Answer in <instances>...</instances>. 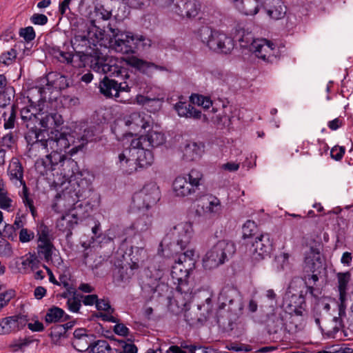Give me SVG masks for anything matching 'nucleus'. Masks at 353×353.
I'll list each match as a JSON object with an SVG mask.
<instances>
[{
  "instance_id": "nucleus-15",
  "label": "nucleus",
  "mask_w": 353,
  "mask_h": 353,
  "mask_svg": "<svg viewBox=\"0 0 353 353\" xmlns=\"http://www.w3.org/2000/svg\"><path fill=\"white\" fill-rule=\"evenodd\" d=\"M273 249L272 241L269 234L256 236L250 248L253 260L260 261L269 256Z\"/></svg>"
},
{
  "instance_id": "nucleus-19",
  "label": "nucleus",
  "mask_w": 353,
  "mask_h": 353,
  "mask_svg": "<svg viewBox=\"0 0 353 353\" xmlns=\"http://www.w3.org/2000/svg\"><path fill=\"white\" fill-rule=\"evenodd\" d=\"M207 46L214 52L228 54L233 50L234 43L225 34L214 30Z\"/></svg>"
},
{
  "instance_id": "nucleus-53",
  "label": "nucleus",
  "mask_w": 353,
  "mask_h": 353,
  "mask_svg": "<svg viewBox=\"0 0 353 353\" xmlns=\"http://www.w3.org/2000/svg\"><path fill=\"white\" fill-rule=\"evenodd\" d=\"M214 32V30H213L210 27L204 26L199 28L198 36L199 39L207 46Z\"/></svg>"
},
{
  "instance_id": "nucleus-62",
  "label": "nucleus",
  "mask_w": 353,
  "mask_h": 353,
  "mask_svg": "<svg viewBox=\"0 0 353 353\" xmlns=\"http://www.w3.org/2000/svg\"><path fill=\"white\" fill-rule=\"evenodd\" d=\"M34 237V232L27 228H22L19 232V238L21 243L29 242L32 240Z\"/></svg>"
},
{
  "instance_id": "nucleus-4",
  "label": "nucleus",
  "mask_w": 353,
  "mask_h": 353,
  "mask_svg": "<svg viewBox=\"0 0 353 353\" xmlns=\"http://www.w3.org/2000/svg\"><path fill=\"white\" fill-rule=\"evenodd\" d=\"M72 47L74 50V54L79 58L78 63L74 65L77 68L85 67L87 64L94 58L97 54H101L100 51L91 46V43L85 35H76L71 41Z\"/></svg>"
},
{
  "instance_id": "nucleus-16",
  "label": "nucleus",
  "mask_w": 353,
  "mask_h": 353,
  "mask_svg": "<svg viewBox=\"0 0 353 353\" xmlns=\"http://www.w3.org/2000/svg\"><path fill=\"white\" fill-rule=\"evenodd\" d=\"M250 41L248 40L247 37L243 36L239 39L241 46L243 48H250V50L254 51L256 56L263 59V61H269L270 56L264 52H267L268 50L271 51L273 50L274 44L266 39H257L254 40L252 37H250Z\"/></svg>"
},
{
  "instance_id": "nucleus-10",
  "label": "nucleus",
  "mask_w": 353,
  "mask_h": 353,
  "mask_svg": "<svg viewBox=\"0 0 353 353\" xmlns=\"http://www.w3.org/2000/svg\"><path fill=\"white\" fill-rule=\"evenodd\" d=\"M114 39V47L116 51L123 54L134 53L137 49L139 39L130 33L121 32L118 29L110 28Z\"/></svg>"
},
{
  "instance_id": "nucleus-33",
  "label": "nucleus",
  "mask_w": 353,
  "mask_h": 353,
  "mask_svg": "<svg viewBox=\"0 0 353 353\" xmlns=\"http://www.w3.org/2000/svg\"><path fill=\"white\" fill-rule=\"evenodd\" d=\"M154 161V157L152 151L146 148L143 150H139L137 152V158L134 161L135 165L141 168H145L150 166Z\"/></svg>"
},
{
  "instance_id": "nucleus-26",
  "label": "nucleus",
  "mask_w": 353,
  "mask_h": 353,
  "mask_svg": "<svg viewBox=\"0 0 353 353\" xmlns=\"http://www.w3.org/2000/svg\"><path fill=\"white\" fill-rule=\"evenodd\" d=\"M142 193L144 194L143 201L146 207L156 204L161 199L159 188L155 183H150L143 186Z\"/></svg>"
},
{
  "instance_id": "nucleus-60",
  "label": "nucleus",
  "mask_w": 353,
  "mask_h": 353,
  "mask_svg": "<svg viewBox=\"0 0 353 353\" xmlns=\"http://www.w3.org/2000/svg\"><path fill=\"white\" fill-rule=\"evenodd\" d=\"M0 236L7 237L8 239L13 241L17 236L14 226L10 224H6L3 232L0 231Z\"/></svg>"
},
{
  "instance_id": "nucleus-28",
  "label": "nucleus",
  "mask_w": 353,
  "mask_h": 353,
  "mask_svg": "<svg viewBox=\"0 0 353 353\" xmlns=\"http://www.w3.org/2000/svg\"><path fill=\"white\" fill-rule=\"evenodd\" d=\"M236 8L245 15H255L259 11V0H230Z\"/></svg>"
},
{
  "instance_id": "nucleus-5",
  "label": "nucleus",
  "mask_w": 353,
  "mask_h": 353,
  "mask_svg": "<svg viewBox=\"0 0 353 353\" xmlns=\"http://www.w3.org/2000/svg\"><path fill=\"white\" fill-rule=\"evenodd\" d=\"M43 131H32L26 132L25 139L28 145L33 147L36 145H40L42 148L47 149L48 143L56 142L57 145H60L65 148L69 146V141L67 134L63 132H52L48 134V137L46 138Z\"/></svg>"
},
{
  "instance_id": "nucleus-39",
  "label": "nucleus",
  "mask_w": 353,
  "mask_h": 353,
  "mask_svg": "<svg viewBox=\"0 0 353 353\" xmlns=\"http://www.w3.org/2000/svg\"><path fill=\"white\" fill-rule=\"evenodd\" d=\"M147 148H156L162 145L165 141L164 134L156 131H149L144 135Z\"/></svg>"
},
{
  "instance_id": "nucleus-35",
  "label": "nucleus",
  "mask_w": 353,
  "mask_h": 353,
  "mask_svg": "<svg viewBox=\"0 0 353 353\" xmlns=\"http://www.w3.org/2000/svg\"><path fill=\"white\" fill-rule=\"evenodd\" d=\"M17 107L13 104L8 111H5L2 117L3 119V128L5 130L14 128L17 124Z\"/></svg>"
},
{
  "instance_id": "nucleus-55",
  "label": "nucleus",
  "mask_w": 353,
  "mask_h": 353,
  "mask_svg": "<svg viewBox=\"0 0 353 353\" xmlns=\"http://www.w3.org/2000/svg\"><path fill=\"white\" fill-rule=\"evenodd\" d=\"M24 123H26L27 132L43 131V130L41 129L42 128H41V119L37 117H33L31 120H28Z\"/></svg>"
},
{
  "instance_id": "nucleus-61",
  "label": "nucleus",
  "mask_w": 353,
  "mask_h": 353,
  "mask_svg": "<svg viewBox=\"0 0 353 353\" xmlns=\"http://www.w3.org/2000/svg\"><path fill=\"white\" fill-rule=\"evenodd\" d=\"M19 34L28 42L32 41L35 38L34 30L31 26L21 28Z\"/></svg>"
},
{
  "instance_id": "nucleus-3",
  "label": "nucleus",
  "mask_w": 353,
  "mask_h": 353,
  "mask_svg": "<svg viewBox=\"0 0 353 353\" xmlns=\"http://www.w3.org/2000/svg\"><path fill=\"white\" fill-rule=\"evenodd\" d=\"M219 303L220 310H227L234 317L242 313L243 299L236 288L230 285L223 288L219 296Z\"/></svg>"
},
{
  "instance_id": "nucleus-46",
  "label": "nucleus",
  "mask_w": 353,
  "mask_h": 353,
  "mask_svg": "<svg viewBox=\"0 0 353 353\" xmlns=\"http://www.w3.org/2000/svg\"><path fill=\"white\" fill-rule=\"evenodd\" d=\"M200 10L199 6L197 5L196 1L194 0H188L186 6H185V10L183 13H181V17L183 18H193L195 17L198 14Z\"/></svg>"
},
{
  "instance_id": "nucleus-34",
  "label": "nucleus",
  "mask_w": 353,
  "mask_h": 353,
  "mask_svg": "<svg viewBox=\"0 0 353 353\" xmlns=\"http://www.w3.org/2000/svg\"><path fill=\"white\" fill-rule=\"evenodd\" d=\"M152 226V219L148 214H143L131 225L130 228L137 233H143L148 231Z\"/></svg>"
},
{
  "instance_id": "nucleus-54",
  "label": "nucleus",
  "mask_w": 353,
  "mask_h": 353,
  "mask_svg": "<svg viewBox=\"0 0 353 353\" xmlns=\"http://www.w3.org/2000/svg\"><path fill=\"white\" fill-rule=\"evenodd\" d=\"M170 1H171V3L170 4V10L181 17V13H183V10H185V6H186L188 0H170Z\"/></svg>"
},
{
  "instance_id": "nucleus-30",
  "label": "nucleus",
  "mask_w": 353,
  "mask_h": 353,
  "mask_svg": "<svg viewBox=\"0 0 353 353\" xmlns=\"http://www.w3.org/2000/svg\"><path fill=\"white\" fill-rule=\"evenodd\" d=\"M203 148L204 145L201 143L190 142L184 148L183 158L186 161H196L201 157Z\"/></svg>"
},
{
  "instance_id": "nucleus-12",
  "label": "nucleus",
  "mask_w": 353,
  "mask_h": 353,
  "mask_svg": "<svg viewBox=\"0 0 353 353\" xmlns=\"http://www.w3.org/2000/svg\"><path fill=\"white\" fill-rule=\"evenodd\" d=\"M121 82L105 76L99 82V88L100 93L106 98H114L117 101L122 102L120 99V93L122 92H130V88L125 84L122 85Z\"/></svg>"
},
{
  "instance_id": "nucleus-43",
  "label": "nucleus",
  "mask_w": 353,
  "mask_h": 353,
  "mask_svg": "<svg viewBox=\"0 0 353 353\" xmlns=\"http://www.w3.org/2000/svg\"><path fill=\"white\" fill-rule=\"evenodd\" d=\"M144 108L148 112L155 113L162 108L163 101L159 99H150L143 97L141 101Z\"/></svg>"
},
{
  "instance_id": "nucleus-41",
  "label": "nucleus",
  "mask_w": 353,
  "mask_h": 353,
  "mask_svg": "<svg viewBox=\"0 0 353 353\" xmlns=\"http://www.w3.org/2000/svg\"><path fill=\"white\" fill-rule=\"evenodd\" d=\"M119 161L120 168L124 172L127 174H132L134 171H137V166L135 165L136 162L134 160L127 158L123 153H121L119 155Z\"/></svg>"
},
{
  "instance_id": "nucleus-6",
  "label": "nucleus",
  "mask_w": 353,
  "mask_h": 353,
  "mask_svg": "<svg viewBox=\"0 0 353 353\" xmlns=\"http://www.w3.org/2000/svg\"><path fill=\"white\" fill-rule=\"evenodd\" d=\"M101 54L95 55L94 58L90 62V68L97 72L109 74L108 77H122L128 79L130 75L128 70L123 65L117 63L116 60L105 58L101 56Z\"/></svg>"
},
{
  "instance_id": "nucleus-27",
  "label": "nucleus",
  "mask_w": 353,
  "mask_h": 353,
  "mask_svg": "<svg viewBox=\"0 0 353 353\" xmlns=\"http://www.w3.org/2000/svg\"><path fill=\"white\" fill-rule=\"evenodd\" d=\"M174 109L179 116L186 118L200 119L201 111L195 108L190 103L179 101L174 105Z\"/></svg>"
},
{
  "instance_id": "nucleus-63",
  "label": "nucleus",
  "mask_w": 353,
  "mask_h": 353,
  "mask_svg": "<svg viewBox=\"0 0 353 353\" xmlns=\"http://www.w3.org/2000/svg\"><path fill=\"white\" fill-rule=\"evenodd\" d=\"M145 138L144 135L140 136L137 139H132L130 143V146L134 149H139V150L146 148Z\"/></svg>"
},
{
  "instance_id": "nucleus-17",
  "label": "nucleus",
  "mask_w": 353,
  "mask_h": 353,
  "mask_svg": "<svg viewBox=\"0 0 353 353\" xmlns=\"http://www.w3.org/2000/svg\"><path fill=\"white\" fill-rule=\"evenodd\" d=\"M90 192L83 193V197H77L74 195L73 191H70L67 194L69 197L72 199V209L71 210L72 216L74 219L83 220L89 216L90 213L92 210V206L88 201L85 199L88 194Z\"/></svg>"
},
{
  "instance_id": "nucleus-32",
  "label": "nucleus",
  "mask_w": 353,
  "mask_h": 353,
  "mask_svg": "<svg viewBox=\"0 0 353 353\" xmlns=\"http://www.w3.org/2000/svg\"><path fill=\"white\" fill-rule=\"evenodd\" d=\"M66 156L65 154H62L57 151H53L50 154H48L46 159L43 160V164L46 169L54 170L59 165L61 166Z\"/></svg>"
},
{
  "instance_id": "nucleus-45",
  "label": "nucleus",
  "mask_w": 353,
  "mask_h": 353,
  "mask_svg": "<svg viewBox=\"0 0 353 353\" xmlns=\"http://www.w3.org/2000/svg\"><path fill=\"white\" fill-rule=\"evenodd\" d=\"M203 117L205 119H208L210 118V119L219 127H224L229 125L230 122V117L226 114H216L213 112L211 116L210 114H203Z\"/></svg>"
},
{
  "instance_id": "nucleus-25",
  "label": "nucleus",
  "mask_w": 353,
  "mask_h": 353,
  "mask_svg": "<svg viewBox=\"0 0 353 353\" xmlns=\"http://www.w3.org/2000/svg\"><path fill=\"white\" fill-rule=\"evenodd\" d=\"M63 124V117L57 112L48 114L41 119V128H42L44 132L50 129L52 130L50 133L52 132H55L56 131L61 132Z\"/></svg>"
},
{
  "instance_id": "nucleus-40",
  "label": "nucleus",
  "mask_w": 353,
  "mask_h": 353,
  "mask_svg": "<svg viewBox=\"0 0 353 353\" xmlns=\"http://www.w3.org/2000/svg\"><path fill=\"white\" fill-rule=\"evenodd\" d=\"M55 250V247L52 242L48 243H38L37 251L39 256H43V259L46 263H49L52 261V253L53 250Z\"/></svg>"
},
{
  "instance_id": "nucleus-38",
  "label": "nucleus",
  "mask_w": 353,
  "mask_h": 353,
  "mask_svg": "<svg viewBox=\"0 0 353 353\" xmlns=\"http://www.w3.org/2000/svg\"><path fill=\"white\" fill-rule=\"evenodd\" d=\"M337 278L339 281V299L341 304L343 305L345 300L347 284L350 280V274L348 272L345 273L339 272L337 274Z\"/></svg>"
},
{
  "instance_id": "nucleus-31",
  "label": "nucleus",
  "mask_w": 353,
  "mask_h": 353,
  "mask_svg": "<svg viewBox=\"0 0 353 353\" xmlns=\"http://www.w3.org/2000/svg\"><path fill=\"white\" fill-rule=\"evenodd\" d=\"M70 319V316L65 314L63 309L57 306L49 308L45 316V321L48 323L65 322Z\"/></svg>"
},
{
  "instance_id": "nucleus-22",
  "label": "nucleus",
  "mask_w": 353,
  "mask_h": 353,
  "mask_svg": "<svg viewBox=\"0 0 353 353\" xmlns=\"http://www.w3.org/2000/svg\"><path fill=\"white\" fill-rule=\"evenodd\" d=\"M28 323L26 316L15 315L1 319L0 321V334H6L23 328Z\"/></svg>"
},
{
  "instance_id": "nucleus-51",
  "label": "nucleus",
  "mask_w": 353,
  "mask_h": 353,
  "mask_svg": "<svg viewBox=\"0 0 353 353\" xmlns=\"http://www.w3.org/2000/svg\"><path fill=\"white\" fill-rule=\"evenodd\" d=\"M81 294L78 293L74 296L68 298L67 305L68 309L72 312H78L81 306Z\"/></svg>"
},
{
  "instance_id": "nucleus-11",
  "label": "nucleus",
  "mask_w": 353,
  "mask_h": 353,
  "mask_svg": "<svg viewBox=\"0 0 353 353\" xmlns=\"http://www.w3.org/2000/svg\"><path fill=\"white\" fill-rule=\"evenodd\" d=\"M134 249L136 252L139 251V248L135 247ZM133 250L134 248L132 247L130 253L128 254L130 262L117 267L113 271L114 280L118 284L128 282L134 274V271L139 268V259L133 255Z\"/></svg>"
},
{
  "instance_id": "nucleus-36",
  "label": "nucleus",
  "mask_w": 353,
  "mask_h": 353,
  "mask_svg": "<svg viewBox=\"0 0 353 353\" xmlns=\"http://www.w3.org/2000/svg\"><path fill=\"white\" fill-rule=\"evenodd\" d=\"M95 139L94 130L92 128H88L84 130L83 135L81 137V143L79 145H74L69 151L70 155L76 154L79 150H81L83 146L88 142H91Z\"/></svg>"
},
{
  "instance_id": "nucleus-20",
  "label": "nucleus",
  "mask_w": 353,
  "mask_h": 353,
  "mask_svg": "<svg viewBox=\"0 0 353 353\" xmlns=\"http://www.w3.org/2000/svg\"><path fill=\"white\" fill-rule=\"evenodd\" d=\"M85 328L76 329L73 333L72 345L79 352L90 351L93 340L96 336L93 334H88Z\"/></svg>"
},
{
  "instance_id": "nucleus-13",
  "label": "nucleus",
  "mask_w": 353,
  "mask_h": 353,
  "mask_svg": "<svg viewBox=\"0 0 353 353\" xmlns=\"http://www.w3.org/2000/svg\"><path fill=\"white\" fill-rule=\"evenodd\" d=\"M65 163L67 167H70L71 168V177L69 178L76 181L77 185V188L73 190L74 195L77 197H83V193L90 192L92 190V183L90 180L83 177L84 172L79 170L77 162L69 158Z\"/></svg>"
},
{
  "instance_id": "nucleus-23",
  "label": "nucleus",
  "mask_w": 353,
  "mask_h": 353,
  "mask_svg": "<svg viewBox=\"0 0 353 353\" xmlns=\"http://www.w3.org/2000/svg\"><path fill=\"white\" fill-rule=\"evenodd\" d=\"M183 261L181 258H179L177 264L172 266L171 270V276L173 279L177 281L176 290L181 294H187L189 291L187 279L188 278V270H183L182 268Z\"/></svg>"
},
{
  "instance_id": "nucleus-18",
  "label": "nucleus",
  "mask_w": 353,
  "mask_h": 353,
  "mask_svg": "<svg viewBox=\"0 0 353 353\" xmlns=\"http://www.w3.org/2000/svg\"><path fill=\"white\" fill-rule=\"evenodd\" d=\"M345 315V307L342 304L339 305L338 316L327 319L320 329L323 335L328 338H336L337 333L344 327L342 317Z\"/></svg>"
},
{
  "instance_id": "nucleus-57",
  "label": "nucleus",
  "mask_w": 353,
  "mask_h": 353,
  "mask_svg": "<svg viewBox=\"0 0 353 353\" xmlns=\"http://www.w3.org/2000/svg\"><path fill=\"white\" fill-rule=\"evenodd\" d=\"M50 230L48 226L41 225L38 231V243L52 242L49 236Z\"/></svg>"
},
{
  "instance_id": "nucleus-2",
  "label": "nucleus",
  "mask_w": 353,
  "mask_h": 353,
  "mask_svg": "<svg viewBox=\"0 0 353 353\" xmlns=\"http://www.w3.org/2000/svg\"><path fill=\"white\" fill-rule=\"evenodd\" d=\"M204 183L203 173L192 169L187 176H179L173 182V190L176 196H187L199 192Z\"/></svg>"
},
{
  "instance_id": "nucleus-52",
  "label": "nucleus",
  "mask_w": 353,
  "mask_h": 353,
  "mask_svg": "<svg viewBox=\"0 0 353 353\" xmlns=\"http://www.w3.org/2000/svg\"><path fill=\"white\" fill-rule=\"evenodd\" d=\"M17 52L14 48L3 52L0 56V62L6 65L12 64L17 58Z\"/></svg>"
},
{
  "instance_id": "nucleus-21",
  "label": "nucleus",
  "mask_w": 353,
  "mask_h": 353,
  "mask_svg": "<svg viewBox=\"0 0 353 353\" xmlns=\"http://www.w3.org/2000/svg\"><path fill=\"white\" fill-rule=\"evenodd\" d=\"M261 8L273 20L283 19L287 11V8L281 0H265Z\"/></svg>"
},
{
  "instance_id": "nucleus-59",
  "label": "nucleus",
  "mask_w": 353,
  "mask_h": 353,
  "mask_svg": "<svg viewBox=\"0 0 353 353\" xmlns=\"http://www.w3.org/2000/svg\"><path fill=\"white\" fill-rule=\"evenodd\" d=\"M96 307L99 311H104L105 312L114 313V309L110 305L108 299H98L96 303Z\"/></svg>"
},
{
  "instance_id": "nucleus-9",
  "label": "nucleus",
  "mask_w": 353,
  "mask_h": 353,
  "mask_svg": "<svg viewBox=\"0 0 353 353\" xmlns=\"http://www.w3.org/2000/svg\"><path fill=\"white\" fill-rule=\"evenodd\" d=\"M124 124L129 127L130 130L129 132L120 133L121 126L118 123L112 129L118 139H123L128 135L132 137L134 134H137L150 126L149 122L140 112H132L125 117Z\"/></svg>"
},
{
  "instance_id": "nucleus-42",
  "label": "nucleus",
  "mask_w": 353,
  "mask_h": 353,
  "mask_svg": "<svg viewBox=\"0 0 353 353\" xmlns=\"http://www.w3.org/2000/svg\"><path fill=\"white\" fill-rule=\"evenodd\" d=\"M208 205L203 208L204 212L210 216L219 215L221 211V205L219 199L215 196H211Z\"/></svg>"
},
{
  "instance_id": "nucleus-7",
  "label": "nucleus",
  "mask_w": 353,
  "mask_h": 353,
  "mask_svg": "<svg viewBox=\"0 0 353 353\" xmlns=\"http://www.w3.org/2000/svg\"><path fill=\"white\" fill-rule=\"evenodd\" d=\"M288 314L285 313H274L271 314L266 323V329L270 335L273 336V339H280L281 333L283 332H292L296 331V325L293 323V318L292 316H289L288 321L286 319Z\"/></svg>"
},
{
  "instance_id": "nucleus-8",
  "label": "nucleus",
  "mask_w": 353,
  "mask_h": 353,
  "mask_svg": "<svg viewBox=\"0 0 353 353\" xmlns=\"http://www.w3.org/2000/svg\"><path fill=\"white\" fill-rule=\"evenodd\" d=\"M122 63H123L125 65L131 68L132 71H134V73L139 72L148 77L152 76L154 70L168 72L172 71L170 68L165 66L157 65L153 62L145 61L134 55L123 58Z\"/></svg>"
},
{
  "instance_id": "nucleus-29",
  "label": "nucleus",
  "mask_w": 353,
  "mask_h": 353,
  "mask_svg": "<svg viewBox=\"0 0 353 353\" xmlns=\"http://www.w3.org/2000/svg\"><path fill=\"white\" fill-rule=\"evenodd\" d=\"M49 53L58 61L65 65H71L75 67L78 61H74V54L71 52L61 50L58 46H51L48 49Z\"/></svg>"
},
{
  "instance_id": "nucleus-64",
  "label": "nucleus",
  "mask_w": 353,
  "mask_h": 353,
  "mask_svg": "<svg viewBox=\"0 0 353 353\" xmlns=\"http://www.w3.org/2000/svg\"><path fill=\"white\" fill-rule=\"evenodd\" d=\"M17 137L12 132L8 133L2 138L3 145L11 148L17 141Z\"/></svg>"
},
{
  "instance_id": "nucleus-1",
  "label": "nucleus",
  "mask_w": 353,
  "mask_h": 353,
  "mask_svg": "<svg viewBox=\"0 0 353 353\" xmlns=\"http://www.w3.org/2000/svg\"><path fill=\"white\" fill-rule=\"evenodd\" d=\"M236 252L234 244L226 240L219 241L205 254L203 259L205 269L212 270L228 261Z\"/></svg>"
},
{
  "instance_id": "nucleus-37",
  "label": "nucleus",
  "mask_w": 353,
  "mask_h": 353,
  "mask_svg": "<svg viewBox=\"0 0 353 353\" xmlns=\"http://www.w3.org/2000/svg\"><path fill=\"white\" fill-rule=\"evenodd\" d=\"M8 172L10 179H16L21 182L23 185L25 183L23 180V168L18 159L12 161L8 168Z\"/></svg>"
},
{
  "instance_id": "nucleus-49",
  "label": "nucleus",
  "mask_w": 353,
  "mask_h": 353,
  "mask_svg": "<svg viewBox=\"0 0 353 353\" xmlns=\"http://www.w3.org/2000/svg\"><path fill=\"white\" fill-rule=\"evenodd\" d=\"M49 335L56 340L60 339L61 337L67 338L68 334L65 327L62 324H56L51 327Z\"/></svg>"
},
{
  "instance_id": "nucleus-14",
  "label": "nucleus",
  "mask_w": 353,
  "mask_h": 353,
  "mask_svg": "<svg viewBox=\"0 0 353 353\" xmlns=\"http://www.w3.org/2000/svg\"><path fill=\"white\" fill-rule=\"evenodd\" d=\"M46 88H36L37 92L39 94L38 102L46 101V90L50 91L52 88L60 90H65L68 88L71 83V81L68 77L54 72L48 73L46 76Z\"/></svg>"
},
{
  "instance_id": "nucleus-24",
  "label": "nucleus",
  "mask_w": 353,
  "mask_h": 353,
  "mask_svg": "<svg viewBox=\"0 0 353 353\" xmlns=\"http://www.w3.org/2000/svg\"><path fill=\"white\" fill-rule=\"evenodd\" d=\"M305 272H311L312 273H321L324 267V259L322 257L320 252L314 248H311L310 254L305 257Z\"/></svg>"
},
{
  "instance_id": "nucleus-56",
  "label": "nucleus",
  "mask_w": 353,
  "mask_h": 353,
  "mask_svg": "<svg viewBox=\"0 0 353 353\" xmlns=\"http://www.w3.org/2000/svg\"><path fill=\"white\" fill-rule=\"evenodd\" d=\"M12 254L10 243L0 236V256H10Z\"/></svg>"
},
{
  "instance_id": "nucleus-44",
  "label": "nucleus",
  "mask_w": 353,
  "mask_h": 353,
  "mask_svg": "<svg viewBox=\"0 0 353 353\" xmlns=\"http://www.w3.org/2000/svg\"><path fill=\"white\" fill-rule=\"evenodd\" d=\"M72 219H67L66 216H62L57 223V227L60 230L68 232L67 236L72 234V230L78 223L79 219H74L72 216Z\"/></svg>"
},
{
  "instance_id": "nucleus-47",
  "label": "nucleus",
  "mask_w": 353,
  "mask_h": 353,
  "mask_svg": "<svg viewBox=\"0 0 353 353\" xmlns=\"http://www.w3.org/2000/svg\"><path fill=\"white\" fill-rule=\"evenodd\" d=\"M243 238L247 239L254 236L258 232L256 223L252 220H248L242 227Z\"/></svg>"
},
{
  "instance_id": "nucleus-58",
  "label": "nucleus",
  "mask_w": 353,
  "mask_h": 353,
  "mask_svg": "<svg viewBox=\"0 0 353 353\" xmlns=\"http://www.w3.org/2000/svg\"><path fill=\"white\" fill-rule=\"evenodd\" d=\"M95 12L97 16L103 21L109 20L112 17V10L106 9L103 5L96 7Z\"/></svg>"
},
{
  "instance_id": "nucleus-48",
  "label": "nucleus",
  "mask_w": 353,
  "mask_h": 353,
  "mask_svg": "<svg viewBox=\"0 0 353 353\" xmlns=\"http://www.w3.org/2000/svg\"><path fill=\"white\" fill-rule=\"evenodd\" d=\"M110 345L105 340H93V344H92L90 349V353H105V351H108Z\"/></svg>"
},
{
  "instance_id": "nucleus-50",
  "label": "nucleus",
  "mask_w": 353,
  "mask_h": 353,
  "mask_svg": "<svg viewBox=\"0 0 353 353\" xmlns=\"http://www.w3.org/2000/svg\"><path fill=\"white\" fill-rule=\"evenodd\" d=\"M22 199H23V202L24 205L26 207L29 208L32 215L34 217H35L37 216V210H36L35 207L34 206L33 200L29 197L28 189L26 183L23 184V187Z\"/></svg>"
}]
</instances>
